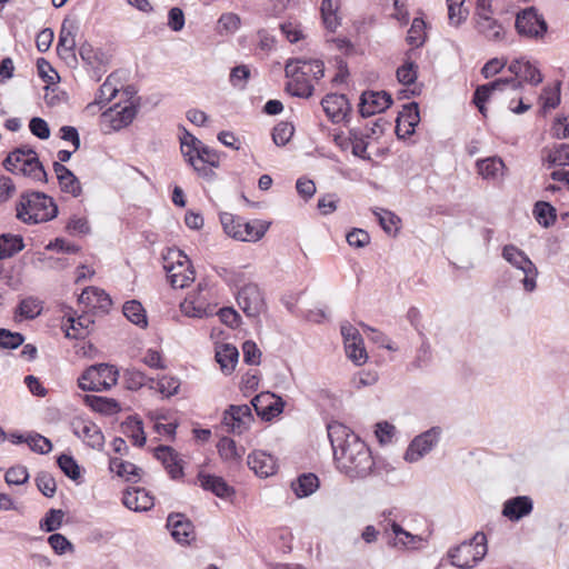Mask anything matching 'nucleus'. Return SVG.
I'll list each match as a JSON object with an SVG mask.
<instances>
[{
    "label": "nucleus",
    "mask_w": 569,
    "mask_h": 569,
    "mask_svg": "<svg viewBox=\"0 0 569 569\" xmlns=\"http://www.w3.org/2000/svg\"><path fill=\"white\" fill-rule=\"evenodd\" d=\"M337 469L349 479H365L375 472L370 448L347 426L332 421L327 426Z\"/></svg>",
    "instance_id": "obj_1"
},
{
    "label": "nucleus",
    "mask_w": 569,
    "mask_h": 569,
    "mask_svg": "<svg viewBox=\"0 0 569 569\" xmlns=\"http://www.w3.org/2000/svg\"><path fill=\"white\" fill-rule=\"evenodd\" d=\"M17 218L27 224H38L56 218L58 213L53 199L42 192H30L20 196L17 206Z\"/></svg>",
    "instance_id": "obj_2"
},
{
    "label": "nucleus",
    "mask_w": 569,
    "mask_h": 569,
    "mask_svg": "<svg viewBox=\"0 0 569 569\" xmlns=\"http://www.w3.org/2000/svg\"><path fill=\"white\" fill-rule=\"evenodd\" d=\"M488 552L487 537L478 531L475 536L448 550L450 563L460 569H471L480 562Z\"/></svg>",
    "instance_id": "obj_3"
},
{
    "label": "nucleus",
    "mask_w": 569,
    "mask_h": 569,
    "mask_svg": "<svg viewBox=\"0 0 569 569\" xmlns=\"http://www.w3.org/2000/svg\"><path fill=\"white\" fill-rule=\"evenodd\" d=\"M3 166L14 174H21L34 181H43L46 178V171L32 149L20 148L12 151L4 159Z\"/></svg>",
    "instance_id": "obj_4"
},
{
    "label": "nucleus",
    "mask_w": 569,
    "mask_h": 569,
    "mask_svg": "<svg viewBox=\"0 0 569 569\" xmlns=\"http://www.w3.org/2000/svg\"><path fill=\"white\" fill-rule=\"evenodd\" d=\"M118 369L108 363L92 365L78 378V386L83 391H106L117 385Z\"/></svg>",
    "instance_id": "obj_5"
},
{
    "label": "nucleus",
    "mask_w": 569,
    "mask_h": 569,
    "mask_svg": "<svg viewBox=\"0 0 569 569\" xmlns=\"http://www.w3.org/2000/svg\"><path fill=\"white\" fill-rule=\"evenodd\" d=\"M163 269L173 288H184L194 280L190 259L179 249L169 250L163 257Z\"/></svg>",
    "instance_id": "obj_6"
},
{
    "label": "nucleus",
    "mask_w": 569,
    "mask_h": 569,
    "mask_svg": "<svg viewBox=\"0 0 569 569\" xmlns=\"http://www.w3.org/2000/svg\"><path fill=\"white\" fill-rule=\"evenodd\" d=\"M502 258L525 273L522 280L525 290L528 292L533 291L537 286L536 277L538 276V269L529 257L516 246L506 244L502 249Z\"/></svg>",
    "instance_id": "obj_7"
},
{
    "label": "nucleus",
    "mask_w": 569,
    "mask_h": 569,
    "mask_svg": "<svg viewBox=\"0 0 569 569\" xmlns=\"http://www.w3.org/2000/svg\"><path fill=\"white\" fill-rule=\"evenodd\" d=\"M138 112V104L131 101L129 104L120 108V104H116L113 108H109L100 117V127L103 133H111L122 128L128 127Z\"/></svg>",
    "instance_id": "obj_8"
},
{
    "label": "nucleus",
    "mask_w": 569,
    "mask_h": 569,
    "mask_svg": "<svg viewBox=\"0 0 569 569\" xmlns=\"http://www.w3.org/2000/svg\"><path fill=\"white\" fill-rule=\"evenodd\" d=\"M516 29L522 37L540 39L547 32L548 24L537 9L530 7L517 14Z\"/></svg>",
    "instance_id": "obj_9"
},
{
    "label": "nucleus",
    "mask_w": 569,
    "mask_h": 569,
    "mask_svg": "<svg viewBox=\"0 0 569 569\" xmlns=\"http://www.w3.org/2000/svg\"><path fill=\"white\" fill-rule=\"evenodd\" d=\"M79 54L90 78L99 81L108 70L110 57L99 48L84 43L79 49Z\"/></svg>",
    "instance_id": "obj_10"
},
{
    "label": "nucleus",
    "mask_w": 569,
    "mask_h": 569,
    "mask_svg": "<svg viewBox=\"0 0 569 569\" xmlns=\"http://www.w3.org/2000/svg\"><path fill=\"white\" fill-rule=\"evenodd\" d=\"M440 436L441 428L432 427L415 437L406 450L405 460L408 462H417L420 460L439 442Z\"/></svg>",
    "instance_id": "obj_11"
},
{
    "label": "nucleus",
    "mask_w": 569,
    "mask_h": 569,
    "mask_svg": "<svg viewBox=\"0 0 569 569\" xmlns=\"http://www.w3.org/2000/svg\"><path fill=\"white\" fill-rule=\"evenodd\" d=\"M237 302L249 318H257L264 310L266 303L260 288L256 283H247L240 288Z\"/></svg>",
    "instance_id": "obj_12"
},
{
    "label": "nucleus",
    "mask_w": 569,
    "mask_h": 569,
    "mask_svg": "<svg viewBox=\"0 0 569 569\" xmlns=\"http://www.w3.org/2000/svg\"><path fill=\"white\" fill-rule=\"evenodd\" d=\"M393 100L387 91H363L359 102V113L362 118H369L387 110Z\"/></svg>",
    "instance_id": "obj_13"
},
{
    "label": "nucleus",
    "mask_w": 569,
    "mask_h": 569,
    "mask_svg": "<svg viewBox=\"0 0 569 569\" xmlns=\"http://www.w3.org/2000/svg\"><path fill=\"white\" fill-rule=\"evenodd\" d=\"M321 107L332 123H340L351 112V104L342 93H328L321 100Z\"/></svg>",
    "instance_id": "obj_14"
},
{
    "label": "nucleus",
    "mask_w": 569,
    "mask_h": 569,
    "mask_svg": "<svg viewBox=\"0 0 569 569\" xmlns=\"http://www.w3.org/2000/svg\"><path fill=\"white\" fill-rule=\"evenodd\" d=\"M252 421L253 416L248 405H230L223 412L222 422L230 427L233 433L241 435L250 427Z\"/></svg>",
    "instance_id": "obj_15"
},
{
    "label": "nucleus",
    "mask_w": 569,
    "mask_h": 569,
    "mask_svg": "<svg viewBox=\"0 0 569 569\" xmlns=\"http://www.w3.org/2000/svg\"><path fill=\"white\" fill-rule=\"evenodd\" d=\"M293 59H289L284 66V74L291 80L286 84V91L293 97L308 99L313 94L315 87L308 78L298 73V69H293Z\"/></svg>",
    "instance_id": "obj_16"
},
{
    "label": "nucleus",
    "mask_w": 569,
    "mask_h": 569,
    "mask_svg": "<svg viewBox=\"0 0 569 569\" xmlns=\"http://www.w3.org/2000/svg\"><path fill=\"white\" fill-rule=\"evenodd\" d=\"M111 299L104 290L97 287H87L78 297L79 310L92 313L94 310L107 311Z\"/></svg>",
    "instance_id": "obj_17"
},
{
    "label": "nucleus",
    "mask_w": 569,
    "mask_h": 569,
    "mask_svg": "<svg viewBox=\"0 0 569 569\" xmlns=\"http://www.w3.org/2000/svg\"><path fill=\"white\" fill-rule=\"evenodd\" d=\"M420 121L419 106L417 102H410L403 106V110L396 120V134L398 139H406L415 133V129Z\"/></svg>",
    "instance_id": "obj_18"
},
{
    "label": "nucleus",
    "mask_w": 569,
    "mask_h": 569,
    "mask_svg": "<svg viewBox=\"0 0 569 569\" xmlns=\"http://www.w3.org/2000/svg\"><path fill=\"white\" fill-rule=\"evenodd\" d=\"M167 527L172 538L179 543H189L194 538V526L182 513H170L167 518Z\"/></svg>",
    "instance_id": "obj_19"
},
{
    "label": "nucleus",
    "mask_w": 569,
    "mask_h": 569,
    "mask_svg": "<svg viewBox=\"0 0 569 569\" xmlns=\"http://www.w3.org/2000/svg\"><path fill=\"white\" fill-rule=\"evenodd\" d=\"M533 510V501L529 496H517L505 501L502 516L510 521H519Z\"/></svg>",
    "instance_id": "obj_20"
},
{
    "label": "nucleus",
    "mask_w": 569,
    "mask_h": 569,
    "mask_svg": "<svg viewBox=\"0 0 569 569\" xmlns=\"http://www.w3.org/2000/svg\"><path fill=\"white\" fill-rule=\"evenodd\" d=\"M154 457L160 460L171 479L177 480L183 476V467L178 458V452L164 445H160L154 449Z\"/></svg>",
    "instance_id": "obj_21"
},
{
    "label": "nucleus",
    "mask_w": 569,
    "mask_h": 569,
    "mask_svg": "<svg viewBox=\"0 0 569 569\" xmlns=\"http://www.w3.org/2000/svg\"><path fill=\"white\" fill-rule=\"evenodd\" d=\"M123 505L133 511H147L153 507V497L144 488H128L123 492Z\"/></svg>",
    "instance_id": "obj_22"
},
{
    "label": "nucleus",
    "mask_w": 569,
    "mask_h": 569,
    "mask_svg": "<svg viewBox=\"0 0 569 569\" xmlns=\"http://www.w3.org/2000/svg\"><path fill=\"white\" fill-rule=\"evenodd\" d=\"M179 130L181 131L180 139V149L184 157V159L188 161L190 166L200 174L207 176L208 169L200 168L196 164V157L194 151L201 144V141L196 138L192 133H190L184 127H180Z\"/></svg>",
    "instance_id": "obj_23"
},
{
    "label": "nucleus",
    "mask_w": 569,
    "mask_h": 569,
    "mask_svg": "<svg viewBox=\"0 0 569 569\" xmlns=\"http://www.w3.org/2000/svg\"><path fill=\"white\" fill-rule=\"evenodd\" d=\"M475 29L488 41L499 42L505 39L503 26L492 17L473 18Z\"/></svg>",
    "instance_id": "obj_24"
},
{
    "label": "nucleus",
    "mask_w": 569,
    "mask_h": 569,
    "mask_svg": "<svg viewBox=\"0 0 569 569\" xmlns=\"http://www.w3.org/2000/svg\"><path fill=\"white\" fill-rule=\"evenodd\" d=\"M248 466L259 477H269L277 470L276 459L263 451H254L248 456Z\"/></svg>",
    "instance_id": "obj_25"
},
{
    "label": "nucleus",
    "mask_w": 569,
    "mask_h": 569,
    "mask_svg": "<svg viewBox=\"0 0 569 569\" xmlns=\"http://www.w3.org/2000/svg\"><path fill=\"white\" fill-rule=\"evenodd\" d=\"M73 432L92 449H101L104 443V436L99 427L91 422L81 421L73 426Z\"/></svg>",
    "instance_id": "obj_26"
},
{
    "label": "nucleus",
    "mask_w": 569,
    "mask_h": 569,
    "mask_svg": "<svg viewBox=\"0 0 569 569\" xmlns=\"http://www.w3.org/2000/svg\"><path fill=\"white\" fill-rule=\"evenodd\" d=\"M198 480L204 490L211 491L219 498H228L234 493L233 488L230 487L221 477L200 472L198 475Z\"/></svg>",
    "instance_id": "obj_27"
},
{
    "label": "nucleus",
    "mask_w": 569,
    "mask_h": 569,
    "mask_svg": "<svg viewBox=\"0 0 569 569\" xmlns=\"http://www.w3.org/2000/svg\"><path fill=\"white\" fill-rule=\"evenodd\" d=\"M268 227L269 224L260 220L247 222L242 220L241 231L233 232V239L240 241H258L264 236Z\"/></svg>",
    "instance_id": "obj_28"
},
{
    "label": "nucleus",
    "mask_w": 569,
    "mask_h": 569,
    "mask_svg": "<svg viewBox=\"0 0 569 569\" xmlns=\"http://www.w3.org/2000/svg\"><path fill=\"white\" fill-rule=\"evenodd\" d=\"M293 61V69L305 78L312 77L318 81L325 76V63L320 59L296 58Z\"/></svg>",
    "instance_id": "obj_29"
},
{
    "label": "nucleus",
    "mask_w": 569,
    "mask_h": 569,
    "mask_svg": "<svg viewBox=\"0 0 569 569\" xmlns=\"http://www.w3.org/2000/svg\"><path fill=\"white\" fill-rule=\"evenodd\" d=\"M109 469L126 481H138L142 472V469L137 467L134 463L119 458H110Z\"/></svg>",
    "instance_id": "obj_30"
},
{
    "label": "nucleus",
    "mask_w": 569,
    "mask_h": 569,
    "mask_svg": "<svg viewBox=\"0 0 569 569\" xmlns=\"http://www.w3.org/2000/svg\"><path fill=\"white\" fill-rule=\"evenodd\" d=\"M122 432L131 439L132 443L137 447H143L146 443V435L143 431V423L137 416L128 417L121 423Z\"/></svg>",
    "instance_id": "obj_31"
},
{
    "label": "nucleus",
    "mask_w": 569,
    "mask_h": 569,
    "mask_svg": "<svg viewBox=\"0 0 569 569\" xmlns=\"http://www.w3.org/2000/svg\"><path fill=\"white\" fill-rule=\"evenodd\" d=\"M79 397L94 411L103 415H114L120 411V405L112 398L101 396H81Z\"/></svg>",
    "instance_id": "obj_32"
},
{
    "label": "nucleus",
    "mask_w": 569,
    "mask_h": 569,
    "mask_svg": "<svg viewBox=\"0 0 569 569\" xmlns=\"http://www.w3.org/2000/svg\"><path fill=\"white\" fill-rule=\"evenodd\" d=\"M477 169L483 179L496 180L503 176L505 163L499 157H489L478 160Z\"/></svg>",
    "instance_id": "obj_33"
},
{
    "label": "nucleus",
    "mask_w": 569,
    "mask_h": 569,
    "mask_svg": "<svg viewBox=\"0 0 569 569\" xmlns=\"http://www.w3.org/2000/svg\"><path fill=\"white\" fill-rule=\"evenodd\" d=\"M319 487V479L315 473H302L291 482V489L298 498L312 495Z\"/></svg>",
    "instance_id": "obj_34"
},
{
    "label": "nucleus",
    "mask_w": 569,
    "mask_h": 569,
    "mask_svg": "<svg viewBox=\"0 0 569 569\" xmlns=\"http://www.w3.org/2000/svg\"><path fill=\"white\" fill-rule=\"evenodd\" d=\"M43 301L37 297L29 296L23 298L16 310V316L21 319L32 320L41 315Z\"/></svg>",
    "instance_id": "obj_35"
},
{
    "label": "nucleus",
    "mask_w": 569,
    "mask_h": 569,
    "mask_svg": "<svg viewBox=\"0 0 569 569\" xmlns=\"http://www.w3.org/2000/svg\"><path fill=\"white\" fill-rule=\"evenodd\" d=\"M238 358V349L230 343L223 345L216 351V360L224 373H231L234 370Z\"/></svg>",
    "instance_id": "obj_36"
},
{
    "label": "nucleus",
    "mask_w": 569,
    "mask_h": 569,
    "mask_svg": "<svg viewBox=\"0 0 569 569\" xmlns=\"http://www.w3.org/2000/svg\"><path fill=\"white\" fill-rule=\"evenodd\" d=\"M24 248L23 238L20 234L3 233L0 236V259H8Z\"/></svg>",
    "instance_id": "obj_37"
},
{
    "label": "nucleus",
    "mask_w": 569,
    "mask_h": 569,
    "mask_svg": "<svg viewBox=\"0 0 569 569\" xmlns=\"http://www.w3.org/2000/svg\"><path fill=\"white\" fill-rule=\"evenodd\" d=\"M33 263L40 269L62 271L69 267V257L66 254L40 253Z\"/></svg>",
    "instance_id": "obj_38"
},
{
    "label": "nucleus",
    "mask_w": 569,
    "mask_h": 569,
    "mask_svg": "<svg viewBox=\"0 0 569 569\" xmlns=\"http://www.w3.org/2000/svg\"><path fill=\"white\" fill-rule=\"evenodd\" d=\"M114 77H111L110 79H106V81L100 86L94 101L90 102L86 110L88 112L93 113L96 110H100L102 106H104L107 102H109L112 98H114L118 93V89L111 88V80H113Z\"/></svg>",
    "instance_id": "obj_39"
},
{
    "label": "nucleus",
    "mask_w": 569,
    "mask_h": 569,
    "mask_svg": "<svg viewBox=\"0 0 569 569\" xmlns=\"http://www.w3.org/2000/svg\"><path fill=\"white\" fill-rule=\"evenodd\" d=\"M427 23L422 18H415L411 22V26L408 30L407 42L412 48H420L427 41Z\"/></svg>",
    "instance_id": "obj_40"
},
{
    "label": "nucleus",
    "mask_w": 569,
    "mask_h": 569,
    "mask_svg": "<svg viewBox=\"0 0 569 569\" xmlns=\"http://www.w3.org/2000/svg\"><path fill=\"white\" fill-rule=\"evenodd\" d=\"M123 315L132 323L144 328L148 325L146 311L137 300L127 301L122 308Z\"/></svg>",
    "instance_id": "obj_41"
},
{
    "label": "nucleus",
    "mask_w": 569,
    "mask_h": 569,
    "mask_svg": "<svg viewBox=\"0 0 569 569\" xmlns=\"http://www.w3.org/2000/svg\"><path fill=\"white\" fill-rule=\"evenodd\" d=\"M80 311L81 315L77 318L73 316V340L84 339L89 335L90 328L94 325L93 313ZM74 313L76 311H73Z\"/></svg>",
    "instance_id": "obj_42"
},
{
    "label": "nucleus",
    "mask_w": 569,
    "mask_h": 569,
    "mask_svg": "<svg viewBox=\"0 0 569 569\" xmlns=\"http://www.w3.org/2000/svg\"><path fill=\"white\" fill-rule=\"evenodd\" d=\"M533 213L538 223L546 228L553 224L557 218L556 209L546 201H538L535 204Z\"/></svg>",
    "instance_id": "obj_43"
},
{
    "label": "nucleus",
    "mask_w": 569,
    "mask_h": 569,
    "mask_svg": "<svg viewBox=\"0 0 569 569\" xmlns=\"http://www.w3.org/2000/svg\"><path fill=\"white\" fill-rule=\"evenodd\" d=\"M218 452L223 460L236 461L241 458L243 449H238L236 441L231 438L223 437L219 440Z\"/></svg>",
    "instance_id": "obj_44"
},
{
    "label": "nucleus",
    "mask_w": 569,
    "mask_h": 569,
    "mask_svg": "<svg viewBox=\"0 0 569 569\" xmlns=\"http://www.w3.org/2000/svg\"><path fill=\"white\" fill-rule=\"evenodd\" d=\"M148 381L153 382V379H148L142 371L136 368H128L123 372V382L129 390H139L146 386Z\"/></svg>",
    "instance_id": "obj_45"
},
{
    "label": "nucleus",
    "mask_w": 569,
    "mask_h": 569,
    "mask_svg": "<svg viewBox=\"0 0 569 569\" xmlns=\"http://www.w3.org/2000/svg\"><path fill=\"white\" fill-rule=\"evenodd\" d=\"M396 76L403 86L415 84L418 78V64L408 59L397 69Z\"/></svg>",
    "instance_id": "obj_46"
},
{
    "label": "nucleus",
    "mask_w": 569,
    "mask_h": 569,
    "mask_svg": "<svg viewBox=\"0 0 569 569\" xmlns=\"http://www.w3.org/2000/svg\"><path fill=\"white\" fill-rule=\"evenodd\" d=\"M465 0H447L448 19L450 24L460 26L468 16V10L463 7Z\"/></svg>",
    "instance_id": "obj_47"
},
{
    "label": "nucleus",
    "mask_w": 569,
    "mask_h": 569,
    "mask_svg": "<svg viewBox=\"0 0 569 569\" xmlns=\"http://www.w3.org/2000/svg\"><path fill=\"white\" fill-rule=\"evenodd\" d=\"M349 139L352 144V153L361 159H370L367 154L368 141L369 139L366 133L360 132L357 129H351L349 131Z\"/></svg>",
    "instance_id": "obj_48"
},
{
    "label": "nucleus",
    "mask_w": 569,
    "mask_h": 569,
    "mask_svg": "<svg viewBox=\"0 0 569 569\" xmlns=\"http://www.w3.org/2000/svg\"><path fill=\"white\" fill-rule=\"evenodd\" d=\"M194 157L196 164L200 168L204 167L207 169L204 164H209L211 167H218L219 164L218 153L213 149L204 146L202 142L194 151Z\"/></svg>",
    "instance_id": "obj_49"
},
{
    "label": "nucleus",
    "mask_w": 569,
    "mask_h": 569,
    "mask_svg": "<svg viewBox=\"0 0 569 569\" xmlns=\"http://www.w3.org/2000/svg\"><path fill=\"white\" fill-rule=\"evenodd\" d=\"M347 357L357 366L366 362L368 355L363 347L362 339L360 341L347 342L345 345Z\"/></svg>",
    "instance_id": "obj_50"
},
{
    "label": "nucleus",
    "mask_w": 569,
    "mask_h": 569,
    "mask_svg": "<svg viewBox=\"0 0 569 569\" xmlns=\"http://www.w3.org/2000/svg\"><path fill=\"white\" fill-rule=\"evenodd\" d=\"M295 128L289 122H280L272 130V140L279 146H286L293 136Z\"/></svg>",
    "instance_id": "obj_51"
},
{
    "label": "nucleus",
    "mask_w": 569,
    "mask_h": 569,
    "mask_svg": "<svg viewBox=\"0 0 569 569\" xmlns=\"http://www.w3.org/2000/svg\"><path fill=\"white\" fill-rule=\"evenodd\" d=\"M240 17L236 13L228 12L221 14L218 20L217 30L219 33H234L240 27Z\"/></svg>",
    "instance_id": "obj_52"
},
{
    "label": "nucleus",
    "mask_w": 569,
    "mask_h": 569,
    "mask_svg": "<svg viewBox=\"0 0 569 569\" xmlns=\"http://www.w3.org/2000/svg\"><path fill=\"white\" fill-rule=\"evenodd\" d=\"M63 512L58 509H50L46 517L40 521V529L46 532H52L60 528L62 523Z\"/></svg>",
    "instance_id": "obj_53"
},
{
    "label": "nucleus",
    "mask_w": 569,
    "mask_h": 569,
    "mask_svg": "<svg viewBox=\"0 0 569 569\" xmlns=\"http://www.w3.org/2000/svg\"><path fill=\"white\" fill-rule=\"evenodd\" d=\"M27 445L32 451L40 455L48 453L52 449L50 440L39 433L29 432V439Z\"/></svg>",
    "instance_id": "obj_54"
},
{
    "label": "nucleus",
    "mask_w": 569,
    "mask_h": 569,
    "mask_svg": "<svg viewBox=\"0 0 569 569\" xmlns=\"http://www.w3.org/2000/svg\"><path fill=\"white\" fill-rule=\"evenodd\" d=\"M39 76L48 83L46 90H50V86H53L59 80L58 72L44 60L39 59L37 62Z\"/></svg>",
    "instance_id": "obj_55"
},
{
    "label": "nucleus",
    "mask_w": 569,
    "mask_h": 569,
    "mask_svg": "<svg viewBox=\"0 0 569 569\" xmlns=\"http://www.w3.org/2000/svg\"><path fill=\"white\" fill-rule=\"evenodd\" d=\"M220 222L224 232L233 238V232L241 231L242 218L237 217L229 212L220 213Z\"/></svg>",
    "instance_id": "obj_56"
},
{
    "label": "nucleus",
    "mask_w": 569,
    "mask_h": 569,
    "mask_svg": "<svg viewBox=\"0 0 569 569\" xmlns=\"http://www.w3.org/2000/svg\"><path fill=\"white\" fill-rule=\"evenodd\" d=\"M391 529L395 535V539H393V543H392L395 547H398V546L408 547L416 542L417 537L413 536L412 533L406 531L399 523L393 521L391 523Z\"/></svg>",
    "instance_id": "obj_57"
},
{
    "label": "nucleus",
    "mask_w": 569,
    "mask_h": 569,
    "mask_svg": "<svg viewBox=\"0 0 569 569\" xmlns=\"http://www.w3.org/2000/svg\"><path fill=\"white\" fill-rule=\"evenodd\" d=\"M180 387V380L176 377L162 376L158 382L156 389L163 396L170 397L178 393Z\"/></svg>",
    "instance_id": "obj_58"
},
{
    "label": "nucleus",
    "mask_w": 569,
    "mask_h": 569,
    "mask_svg": "<svg viewBox=\"0 0 569 569\" xmlns=\"http://www.w3.org/2000/svg\"><path fill=\"white\" fill-rule=\"evenodd\" d=\"M24 337L19 332H11L7 329H0V347L4 349H16L23 345Z\"/></svg>",
    "instance_id": "obj_59"
},
{
    "label": "nucleus",
    "mask_w": 569,
    "mask_h": 569,
    "mask_svg": "<svg viewBox=\"0 0 569 569\" xmlns=\"http://www.w3.org/2000/svg\"><path fill=\"white\" fill-rule=\"evenodd\" d=\"M431 358V347L428 343L427 339L425 338L420 348L417 350L415 360L411 362L410 366L415 369H421L430 363Z\"/></svg>",
    "instance_id": "obj_60"
},
{
    "label": "nucleus",
    "mask_w": 569,
    "mask_h": 569,
    "mask_svg": "<svg viewBox=\"0 0 569 569\" xmlns=\"http://www.w3.org/2000/svg\"><path fill=\"white\" fill-rule=\"evenodd\" d=\"M249 78L250 69L244 64H240L231 69L229 81L233 87L244 89Z\"/></svg>",
    "instance_id": "obj_61"
},
{
    "label": "nucleus",
    "mask_w": 569,
    "mask_h": 569,
    "mask_svg": "<svg viewBox=\"0 0 569 569\" xmlns=\"http://www.w3.org/2000/svg\"><path fill=\"white\" fill-rule=\"evenodd\" d=\"M346 239L349 246L357 249L363 248L370 242L369 233L366 230L358 228H355L351 231H349L346 236Z\"/></svg>",
    "instance_id": "obj_62"
},
{
    "label": "nucleus",
    "mask_w": 569,
    "mask_h": 569,
    "mask_svg": "<svg viewBox=\"0 0 569 569\" xmlns=\"http://www.w3.org/2000/svg\"><path fill=\"white\" fill-rule=\"evenodd\" d=\"M36 483L38 489L46 497H52L56 492V481L52 478L51 475L47 472H40L36 477Z\"/></svg>",
    "instance_id": "obj_63"
},
{
    "label": "nucleus",
    "mask_w": 569,
    "mask_h": 569,
    "mask_svg": "<svg viewBox=\"0 0 569 569\" xmlns=\"http://www.w3.org/2000/svg\"><path fill=\"white\" fill-rule=\"evenodd\" d=\"M550 166H568L569 164V144H560L557 149L548 154Z\"/></svg>",
    "instance_id": "obj_64"
}]
</instances>
